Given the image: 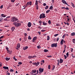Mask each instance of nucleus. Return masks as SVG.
Returning a JSON list of instances; mask_svg holds the SVG:
<instances>
[{"label":"nucleus","instance_id":"obj_1","mask_svg":"<svg viewBox=\"0 0 75 75\" xmlns=\"http://www.w3.org/2000/svg\"><path fill=\"white\" fill-rule=\"evenodd\" d=\"M18 18L15 17H13L11 18V22H16V21H18Z\"/></svg>","mask_w":75,"mask_h":75},{"label":"nucleus","instance_id":"obj_2","mask_svg":"<svg viewBox=\"0 0 75 75\" xmlns=\"http://www.w3.org/2000/svg\"><path fill=\"white\" fill-rule=\"evenodd\" d=\"M13 25H14L16 27H20V26H21V23L16 22H14L13 23Z\"/></svg>","mask_w":75,"mask_h":75},{"label":"nucleus","instance_id":"obj_3","mask_svg":"<svg viewBox=\"0 0 75 75\" xmlns=\"http://www.w3.org/2000/svg\"><path fill=\"white\" fill-rule=\"evenodd\" d=\"M45 14L44 13H42L40 15V19H41L42 18H45Z\"/></svg>","mask_w":75,"mask_h":75},{"label":"nucleus","instance_id":"obj_4","mask_svg":"<svg viewBox=\"0 0 75 75\" xmlns=\"http://www.w3.org/2000/svg\"><path fill=\"white\" fill-rule=\"evenodd\" d=\"M39 74H41L42 72H43V71H44V69H42L41 68H39Z\"/></svg>","mask_w":75,"mask_h":75},{"label":"nucleus","instance_id":"obj_5","mask_svg":"<svg viewBox=\"0 0 75 75\" xmlns=\"http://www.w3.org/2000/svg\"><path fill=\"white\" fill-rule=\"evenodd\" d=\"M51 47H57V43H53L51 45Z\"/></svg>","mask_w":75,"mask_h":75},{"label":"nucleus","instance_id":"obj_6","mask_svg":"<svg viewBox=\"0 0 75 75\" xmlns=\"http://www.w3.org/2000/svg\"><path fill=\"white\" fill-rule=\"evenodd\" d=\"M33 65H36V66H38V65H39L40 64V62H37V63H33Z\"/></svg>","mask_w":75,"mask_h":75},{"label":"nucleus","instance_id":"obj_7","mask_svg":"<svg viewBox=\"0 0 75 75\" xmlns=\"http://www.w3.org/2000/svg\"><path fill=\"white\" fill-rule=\"evenodd\" d=\"M31 23L30 22H28V27H30L31 26Z\"/></svg>","mask_w":75,"mask_h":75},{"label":"nucleus","instance_id":"obj_8","mask_svg":"<svg viewBox=\"0 0 75 75\" xmlns=\"http://www.w3.org/2000/svg\"><path fill=\"white\" fill-rule=\"evenodd\" d=\"M37 37H34L33 38V41L32 42H35V41H36V40H37Z\"/></svg>","mask_w":75,"mask_h":75},{"label":"nucleus","instance_id":"obj_9","mask_svg":"<svg viewBox=\"0 0 75 75\" xmlns=\"http://www.w3.org/2000/svg\"><path fill=\"white\" fill-rule=\"evenodd\" d=\"M63 62V59H60L59 60V63L60 64H61Z\"/></svg>","mask_w":75,"mask_h":75},{"label":"nucleus","instance_id":"obj_10","mask_svg":"<svg viewBox=\"0 0 75 75\" xmlns=\"http://www.w3.org/2000/svg\"><path fill=\"white\" fill-rule=\"evenodd\" d=\"M8 53H9V54H11V53H12V50L10 51V50H8L7 51Z\"/></svg>","mask_w":75,"mask_h":75},{"label":"nucleus","instance_id":"obj_11","mask_svg":"<svg viewBox=\"0 0 75 75\" xmlns=\"http://www.w3.org/2000/svg\"><path fill=\"white\" fill-rule=\"evenodd\" d=\"M15 28H15V27H13L11 28V30L12 31H13L14 30H15Z\"/></svg>","mask_w":75,"mask_h":75},{"label":"nucleus","instance_id":"obj_12","mask_svg":"<svg viewBox=\"0 0 75 75\" xmlns=\"http://www.w3.org/2000/svg\"><path fill=\"white\" fill-rule=\"evenodd\" d=\"M62 2L63 4H65L67 3V2H66V1H65V0H62Z\"/></svg>","mask_w":75,"mask_h":75},{"label":"nucleus","instance_id":"obj_13","mask_svg":"<svg viewBox=\"0 0 75 75\" xmlns=\"http://www.w3.org/2000/svg\"><path fill=\"white\" fill-rule=\"evenodd\" d=\"M3 68H4V69H8V67H5V66H4L3 67Z\"/></svg>","mask_w":75,"mask_h":75},{"label":"nucleus","instance_id":"obj_14","mask_svg":"<svg viewBox=\"0 0 75 75\" xmlns=\"http://www.w3.org/2000/svg\"><path fill=\"white\" fill-rule=\"evenodd\" d=\"M42 23L43 25H46L47 24V23H45V22L44 21H43Z\"/></svg>","mask_w":75,"mask_h":75},{"label":"nucleus","instance_id":"obj_15","mask_svg":"<svg viewBox=\"0 0 75 75\" xmlns=\"http://www.w3.org/2000/svg\"><path fill=\"white\" fill-rule=\"evenodd\" d=\"M64 41V39H62L60 43L61 45H63V41Z\"/></svg>","mask_w":75,"mask_h":75},{"label":"nucleus","instance_id":"obj_16","mask_svg":"<svg viewBox=\"0 0 75 75\" xmlns=\"http://www.w3.org/2000/svg\"><path fill=\"white\" fill-rule=\"evenodd\" d=\"M17 47L19 48L20 47V44L19 43H18L17 45Z\"/></svg>","mask_w":75,"mask_h":75},{"label":"nucleus","instance_id":"obj_17","mask_svg":"<svg viewBox=\"0 0 75 75\" xmlns=\"http://www.w3.org/2000/svg\"><path fill=\"white\" fill-rule=\"evenodd\" d=\"M75 35V33L74 32L71 33V36H74Z\"/></svg>","mask_w":75,"mask_h":75},{"label":"nucleus","instance_id":"obj_18","mask_svg":"<svg viewBox=\"0 0 75 75\" xmlns=\"http://www.w3.org/2000/svg\"><path fill=\"white\" fill-rule=\"evenodd\" d=\"M71 3V4L72 5V7H73L74 8L75 7V5H74V3Z\"/></svg>","mask_w":75,"mask_h":75},{"label":"nucleus","instance_id":"obj_19","mask_svg":"<svg viewBox=\"0 0 75 75\" xmlns=\"http://www.w3.org/2000/svg\"><path fill=\"white\" fill-rule=\"evenodd\" d=\"M35 4L36 6H38V1L37 0L36 1Z\"/></svg>","mask_w":75,"mask_h":75},{"label":"nucleus","instance_id":"obj_20","mask_svg":"<svg viewBox=\"0 0 75 75\" xmlns=\"http://www.w3.org/2000/svg\"><path fill=\"white\" fill-rule=\"evenodd\" d=\"M1 16L2 17H6V15H4V14H1Z\"/></svg>","mask_w":75,"mask_h":75},{"label":"nucleus","instance_id":"obj_21","mask_svg":"<svg viewBox=\"0 0 75 75\" xmlns=\"http://www.w3.org/2000/svg\"><path fill=\"white\" fill-rule=\"evenodd\" d=\"M3 20V18H0V22H2Z\"/></svg>","mask_w":75,"mask_h":75},{"label":"nucleus","instance_id":"obj_22","mask_svg":"<svg viewBox=\"0 0 75 75\" xmlns=\"http://www.w3.org/2000/svg\"><path fill=\"white\" fill-rule=\"evenodd\" d=\"M44 52H48V50L47 49H45L44 50Z\"/></svg>","mask_w":75,"mask_h":75},{"label":"nucleus","instance_id":"obj_23","mask_svg":"<svg viewBox=\"0 0 75 75\" xmlns=\"http://www.w3.org/2000/svg\"><path fill=\"white\" fill-rule=\"evenodd\" d=\"M50 36H47V40H50Z\"/></svg>","mask_w":75,"mask_h":75},{"label":"nucleus","instance_id":"obj_24","mask_svg":"<svg viewBox=\"0 0 75 75\" xmlns=\"http://www.w3.org/2000/svg\"><path fill=\"white\" fill-rule=\"evenodd\" d=\"M28 48V47L26 46L24 48H23L24 50H27Z\"/></svg>","mask_w":75,"mask_h":75},{"label":"nucleus","instance_id":"obj_25","mask_svg":"<svg viewBox=\"0 0 75 75\" xmlns=\"http://www.w3.org/2000/svg\"><path fill=\"white\" fill-rule=\"evenodd\" d=\"M5 59L6 61H9V60H10V58H6Z\"/></svg>","mask_w":75,"mask_h":75},{"label":"nucleus","instance_id":"obj_26","mask_svg":"<svg viewBox=\"0 0 75 75\" xmlns=\"http://www.w3.org/2000/svg\"><path fill=\"white\" fill-rule=\"evenodd\" d=\"M66 35V34H64L62 36V38H63V39H64V38H65V36Z\"/></svg>","mask_w":75,"mask_h":75},{"label":"nucleus","instance_id":"obj_27","mask_svg":"<svg viewBox=\"0 0 75 75\" xmlns=\"http://www.w3.org/2000/svg\"><path fill=\"white\" fill-rule=\"evenodd\" d=\"M52 8L53 7L52 6H51L49 8L50 10H52Z\"/></svg>","mask_w":75,"mask_h":75},{"label":"nucleus","instance_id":"obj_28","mask_svg":"<svg viewBox=\"0 0 75 75\" xmlns=\"http://www.w3.org/2000/svg\"><path fill=\"white\" fill-rule=\"evenodd\" d=\"M32 72H33V73H36V70H32Z\"/></svg>","mask_w":75,"mask_h":75},{"label":"nucleus","instance_id":"obj_29","mask_svg":"<svg viewBox=\"0 0 75 75\" xmlns=\"http://www.w3.org/2000/svg\"><path fill=\"white\" fill-rule=\"evenodd\" d=\"M28 58L29 59H31V58H33V56H29L28 57Z\"/></svg>","mask_w":75,"mask_h":75},{"label":"nucleus","instance_id":"obj_30","mask_svg":"<svg viewBox=\"0 0 75 75\" xmlns=\"http://www.w3.org/2000/svg\"><path fill=\"white\" fill-rule=\"evenodd\" d=\"M50 11V10H47L46 12V13H48Z\"/></svg>","mask_w":75,"mask_h":75},{"label":"nucleus","instance_id":"obj_31","mask_svg":"<svg viewBox=\"0 0 75 75\" xmlns=\"http://www.w3.org/2000/svg\"><path fill=\"white\" fill-rule=\"evenodd\" d=\"M67 56V57H69V52H67L66 54Z\"/></svg>","mask_w":75,"mask_h":75},{"label":"nucleus","instance_id":"obj_32","mask_svg":"<svg viewBox=\"0 0 75 75\" xmlns=\"http://www.w3.org/2000/svg\"><path fill=\"white\" fill-rule=\"evenodd\" d=\"M48 6H47L45 7V9L46 10H47L48 9Z\"/></svg>","mask_w":75,"mask_h":75},{"label":"nucleus","instance_id":"obj_33","mask_svg":"<svg viewBox=\"0 0 75 75\" xmlns=\"http://www.w3.org/2000/svg\"><path fill=\"white\" fill-rule=\"evenodd\" d=\"M28 39L29 40H31V36H28Z\"/></svg>","mask_w":75,"mask_h":75},{"label":"nucleus","instance_id":"obj_34","mask_svg":"<svg viewBox=\"0 0 75 75\" xmlns=\"http://www.w3.org/2000/svg\"><path fill=\"white\" fill-rule=\"evenodd\" d=\"M48 23L49 24H51V21L50 20H49L48 21Z\"/></svg>","mask_w":75,"mask_h":75},{"label":"nucleus","instance_id":"obj_35","mask_svg":"<svg viewBox=\"0 0 75 75\" xmlns=\"http://www.w3.org/2000/svg\"><path fill=\"white\" fill-rule=\"evenodd\" d=\"M37 47L38 49H40V48H41V47H40V45H39L38 46H37Z\"/></svg>","mask_w":75,"mask_h":75},{"label":"nucleus","instance_id":"obj_36","mask_svg":"<svg viewBox=\"0 0 75 75\" xmlns=\"http://www.w3.org/2000/svg\"><path fill=\"white\" fill-rule=\"evenodd\" d=\"M45 31H46V30H41V32H44Z\"/></svg>","mask_w":75,"mask_h":75},{"label":"nucleus","instance_id":"obj_37","mask_svg":"<svg viewBox=\"0 0 75 75\" xmlns=\"http://www.w3.org/2000/svg\"><path fill=\"white\" fill-rule=\"evenodd\" d=\"M47 57H48V58H51V57H52V56H51V55H49V56L47 55Z\"/></svg>","mask_w":75,"mask_h":75},{"label":"nucleus","instance_id":"obj_38","mask_svg":"<svg viewBox=\"0 0 75 75\" xmlns=\"http://www.w3.org/2000/svg\"><path fill=\"white\" fill-rule=\"evenodd\" d=\"M73 42L74 44H75V39H74L73 40Z\"/></svg>","mask_w":75,"mask_h":75},{"label":"nucleus","instance_id":"obj_39","mask_svg":"<svg viewBox=\"0 0 75 75\" xmlns=\"http://www.w3.org/2000/svg\"><path fill=\"white\" fill-rule=\"evenodd\" d=\"M51 67V66H50V65H49L48 66V69H50V68Z\"/></svg>","mask_w":75,"mask_h":75},{"label":"nucleus","instance_id":"obj_40","mask_svg":"<svg viewBox=\"0 0 75 75\" xmlns=\"http://www.w3.org/2000/svg\"><path fill=\"white\" fill-rule=\"evenodd\" d=\"M55 67L54 65H53V68L52 69V70H53L54 69H55Z\"/></svg>","mask_w":75,"mask_h":75},{"label":"nucleus","instance_id":"obj_41","mask_svg":"<svg viewBox=\"0 0 75 75\" xmlns=\"http://www.w3.org/2000/svg\"><path fill=\"white\" fill-rule=\"evenodd\" d=\"M59 38H57V39H56V41L57 42L59 40Z\"/></svg>","mask_w":75,"mask_h":75},{"label":"nucleus","instance_id":"obj_42","mask_svg":"<svg viewBox=\"0 0 75 75\" xmlns=\"http://www.w3.org/2000/svg\"><path fill=\"white\" fill-rule=\"evenodd\" d=\"M3 5H2L0 6V8H1V9H2V8H3Z\"/></svg>","mask_w":75,"mask_h":75},{"label":"nucleus","instance_id":"obj_43","mask_svg":"<svg viewBox=\"0 0 75 75\" xmlns=\"http://www.w3.org/2000/svg\"><path fill=\"white\" fill-rule=\"evenodd\" d=\"M18 64L19 65H21V64H22V63H21V62H18Z\"/></svg>","mask_w":75,"mask_h":75},{"label":"nucleus","instance_id":"obj_44","mask_svg":"<svg viewBox=\"0 0 75 75\" xmlns=\"http://www.w3.org/2000/svg\"><path fill=\"white\" fill-rule=\"evenodd\" d=\"M26 5H27V6L30 5V3H29V2H28L27 4H26Z\"/></svg>","mask_w":75,"mask_h":75},{"label":"nucleus","instance_id":"obj_45","mask_svg":"<svg viewBox=\"0 0 75 75\" xmlns=\"http://www.w3.org/2000/svg\"><path fill=\"white\" fill-rule=\"evenodd\" d=\"M39 23L40 24H41L42 23V21H39Z\"/></svg>","mask_w":75,"mask_h":75},{"label":"nucleus","instance_id":"obj_46","mask_svg":"<svg viewBox=\"0 0 75 75\" xmlns=\"http://www.w3.org/2000/svg\"><path fill=\"white\" fill-rule=\"evenodd\" d=\"M42 62L43 64H44V63L45 62V61H44V60H42Z\"/></svg>","mask_w":75,"mask_h":75},{"label":"nucleus","instance_id":"obj_47","mask_svg":"<svg viewBox=\"0 0 75 75\" xmlns=\"http://www.w3.org/2000/svg\"><path fill=\"white\" fill-rule=\"evenodd\" d=\"M58 35V34H56L54 35V37H57V36Z\"/></svg>","mask_w":75,"mask_h":75},{"label":"nucleus","instance_id":"obj_48","mask_svg":"<svg viewBox=\"0 0 75 75\" xmlns=\"http://www.w3.org/2000/svg\"><path fill=\"white\" fill-rule=\"evenodd\" d=\"M38 33L39 34V35H40V34H41V32L39 31V32H38Z\"/></svg>","mask_w":75,"mask_h":75},{"label":"nucleus","instance_id":"obj_49","mask_svg":"<svg viewBox=\"0 0 75 75\" xmlns=\"http://www.w3.org/2000/svg\"><path fill=\"white\" fill-rule=\"evenodd\" d=\"M64 59H67V56L66 55H64Z\"/></svg>","mask_w":75,"mask_h":75},{"label":"nucleus","instance_id":"obj_50","mask_svg":"<svg viewBox=\"0 0 75 75\" xmlns=\"http://www.w3.org/2000/svg\"><path fill=\"white\" fill-rule=\"evenodd\" d=\"M36 9L37 10H38V5H36Z\"/></svg>","mask_w":75,"mask_h":75},{"label":"nucleus","instance_id":"obj_51","mask_svg":"<svg viewBox=\"0 0 75 75\" xmlns=\"http://www.w3.org/2000/svg\"><path fill=\"white\" fill-rule=\"evenodd\" d=\"M36 9L37 10H38V5H36Z\"/></svg>","mask_w":75,"mask_h":75},{"label":"nucleus","instance_id":"obj_52","mask_svg":"<svg viewBox=\"0 0 75 75\" xmlns=\"http://www.w3.org/2000/svg\"><path fill=\"white\" fill-rule=\"evenodd\" d=\"M11 1L12 3H14L15 1V0H11Z\"/></svg>","mask_w":75,"mask_h":75},{"label":"nucleus","instance_id":"obj_53","mask_svg":"<svg viewBox=\"0 0 75 75\" xmlns=\"http://www.w3.org/2000/svg\"><path fill=\"white\" fill-rule=\"evenodd\" d=\"M61 8L62 9H65L66 8L64 7H62Z\"/></svg>","mask_w":75,"mask_h":75},{"label":"nucleus","instance_id":"obj_54","mask_svg":"<svg viewBox=\"0 0 75 75\" xmlns=\"http://www.w3.org/2000/svg\"><path fill=\"white\" fill-rule=\"evenodd\" d=\"M3 64L0 62V67H1L2 66V64Z\"/></svg>","mask_w":75,"mask_h":75},{"label":"nucleus","instance_id":"obj_55","mask_svg":"<svg viewBox=\"0 0 75 75\" xmlns=\"http://www.w3.org/2000/svg\"><path fill=\"white\" fill-rule=\"evenodd\" d=\"M56 25V26H60V25L59 24H57Z\"/></svg>","mask_w":75,"mask_h":75},{"label":"nucleus","instance_id":"obj_56","mask_svg":"<svg viewBox=\"0 0 75 75\" xmlns=\"http://www.w3.org/2000/svg\"><path fill=\"white\" fill-rule=\"evenodd\" d=\"M6 50L7 51H8L9 50H8V47H6Z\"/></svg>","mask_w":75,"mask_h":75},{"label":"nucleus","instance_id":"obj_57","mask_svg":"<svg viewBox=\"0 0 75 75\" xmlns=\"http://www.w3.org/2000/svg\"><path fill=\"white\" fill-rule=\"evenodd\" d=\"M4 37V36H2L0 37V39H1V38H3Z\"/></svg>","mask_w":75,"mask_h":75},{"label":"nucleus","instance_id":"obj_58","mask_svg":"<svg viewBox=\"0 0 75 75\" xmlns=\"http://www.w3.org/2000/svg\"><path fill=\"white\" fill-rule=\"evenodd\" d=\"M4 21H6V20H7V18H6L4 19Z\"/></svg>","mask_w":75,"mask_h":75},{"label":"nucleus","instance_id":"obj_59","mask_svg":"<svg viewBox=\"0 0 75 75\" xmlns=\"http://www.w3.org/2000/svg\"><path fill=\"white\" fill-rule=\"evenodd\" d=\"M11 16H7V17H6V18H10Z\"/></svg>","mask_w":75,"mask_h":75},{"label":"nucleus","instance_id":"obj_60","mask_svg":"<svg viewBox=\"0 0 75 75\" xmlns=\"http://www.w3.org/2000/svg\"><path fill=\"white\" fill-rule=\"evenodd\" d=\"M11 72H13L14 71V70H13V69H11L10 70Z\"/></svg>","mask_w":75,"mask_h":75},{"label":"nucleus","instance_id":"obj_61","mask_svg":"<svg viewBox=\"0 0 75 75\" xmlns=\"http://www.w3.org/2000/svg\"><path fill=\"white\" fill-rule=\"evenodd\" d=\"M36 72H37V74H38V72H39L38 70H37L36 71Z\"/></svg>","mask_w":75,"mask_h":75},{"label":"nucleus","instance_id":"obj_62","mask_svg":"<svg viewBox=\"0 0 75 75\" xmlns=\"http://www.w3.org/2000/svg\"><path fill=\"white\" fill-rule=\"evenodd\" d=\"M24 34L25 36H27V34L26 33H24Z\"/></svg>","mask_w":75,"mask_h":75},{"label":"nucleus","instance_id":"obj_63","mask_svg":"<svg viewBox=\"0 0 75 75\" xmlns=\"http://www.w3.org/2000/svg\"><path fill=\"white\" fill-rule=\"evenodd\" d=\"M31 4H32L31 1H30L29 2V4H30V5H31Z\"/></svg>","mask_w":75,"mask_h":75},{"label":"nucleus","instance_id":"obj_64","mask_svg":"<svg viewBox=\"0 0 75 75\" xmlns=\"http://www.w3.org/2000/svg\"><path fill=\"white\" fill-rule=\"evenodd\" d=\"M13 59L15 60V61H17V59L15 57H13Z\"/></svg>","mask_w":75,"mask_h":75}]
</instances>
